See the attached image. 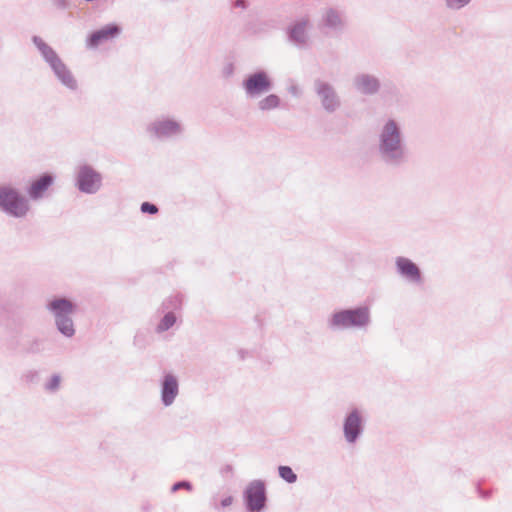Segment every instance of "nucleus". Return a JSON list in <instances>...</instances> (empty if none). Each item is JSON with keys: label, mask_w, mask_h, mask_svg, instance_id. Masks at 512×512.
Returning a JSON list of instances; mask_svg holds the SVG:
<instances>
[{"label": "nucleus", "mask_w": 512, "mask_h": 512, "mask_svg": "<svg viewBox=\"0 0 512 512\" xmlns=\"http://www.w3.org/2000/svg\"><path fill=\"white\" fill-rule=\"evenodd\" d=\"M34 42L63 84L71 89L76 88V80L54 50L40 39L35 38Z\"/></svg>", "instance_id": "obj_2"}, {"label": "nucleus", "mask_w": 512, "mask_h": 512, "mask_svg": "<svg viewBox=\"0 0 512 512\" xmlns=\"http://www.w3.org/2000/svg\"><path fill=\"white\" fill-rule=\"evenodd\" d=\"M141 211L144 213L155 214L158 212V208L154 204H151L149 202H144L141 205Z\"/></svg>", "instance_id": "obj_23"}, {"label": "nucleus", "mask_w": 512, "mask_h": 512, "mask_svg": "<svg viewBox=\"0 0 512 512\" xmlns=\"http://www.w3.org/2000/svg\"><path fill=\"white\" fill-rule=\"evenodd\" d=\"M324 22L328 27H336L341 23V20L336 12L329 10L325 14Z\"/></svg>", "instance_id": "obj_20"}, {"label": "nucleus", "mask_w": 512, "mask_h": 512, "mask_svg": "<svg viewBox=\"0 0 512 512\" xmlns=\"http://www.w3.org/2000/svg\"><path fill=\"white\" fill-rule=\"evenodd\" d=\"M278 104H279L278 97L275 95H270V96L266 97L263 101H261L260 107H261V109L266 110V109L275 108L278 106Z\"/></svg>", "instance_id": "obj_21"}, {"label": "nucleus", "mask_w": 512, "mask_h": 512, "mask_svg": "<svg viewBox=\"0 0 512 512\" xmlns=\"http://www.w3.org/2000/svg\"><path fill=\"white\" fill-rule=\"evenodd\" d=\"M0 207L15 217H23L29 210L27 200L11 186H0Z\"/></svg>", "instance_id": "obj_1"}, {"label": "nucleus", "mask_w": 512, "mask_h": 512, "mask_svg": "<svg viewBox=\"0 0 512 512\" xmlns=\"http://www.w3.org/2000/svg\"><path fill=\"white\" fill-rule=\"evenodd\" d=\"M319 93L322 95L323 105L327 109H333L336 105L333 91L328 86H323Z\"/></svg>", "instance_id": "obj_16"}, {"label": "nucleus", "mask_w": 512, "mask_h": 512, "mask_svg": "<svg viewBox=\"0 0 512 512\" xmlns=\"http://www.w3.org/2000/svg\"><path fill=\"white\" fill-rule=\"evenodd\" d=\"M360 88L365 93H373L378 89V81L375 78L369 76H363L359 80Z\"/></svg>", "instance_id": "obj_15"}, {"label": "nucleus", "mask_w": 512, "mask_h": 512, "mask_svg": "<svg viewBox=\"0 0 512 512\" xmlns=\"http://www.w3.org/2000/svg\"><path fill=\"white\" fill-rule=\"evenodd\" d=\"M270 82L264 73H257L250 76L245 82L247 93L254 95L268 90Z\"/></svg>", "instance_id": "obj_6"}, {"label": "nucleus", "mask_w": 512, "mask_h": 512, "mask_svg": "<svg viewBox=\"0 0 512 512\" xmlns=\"http://www.w3.org/2000/svg\"><path fill=\"white\" fill-rule=\"evenodd\" d=\"M306 26L307 22H301L296 24L291 31V37L298 42H302L305 38Z\"/></svg>", "instance_id": "obj_18"}, {"label": "nucleus", "mask_w": 512, "mask_h": 512, "mask_svg": "<svg viewBox=\"0 0 512 512\" xmlns=\"http://www.w3.org/2000/svg\"><path fill=\"white\" fill-rule=\"evenodd\" d=\"M176 321V317L172 313H168L164 316L162 321L160 322L158 326L159 331H165L169 329Z\"/></svg>", "instance_id": "obj_22"}, {"label": "nucleus", "mask_w": 512, "mask_h": 512, "mask_svg": "<svg viewBox=\"0 0 512 512\" xmlns=\"http://www.w3.org/2000/svg\"><path fill=\"white\" fill-rule=\"evenodd\" d=\"M233 502V498L232 496H225L222 500H221V506L222 507H228L232 504Z\"/></svg>", "instance_id": "obj_27"}, {"label": "nucleus", "mask_w": 512, "mask_h": 512, "mask_svg": "<svg viewBox=\"0 0 512 512\" xmlns=\"http://www.w3.org/2000/svg\"><path fill=\"white\" fill-rule=\"evenodd\" d=\"M57 325L59 330L66 336H72L74 334L73 323L71 319L65 317L57 319Z\"/></svg>", "instance_id": "obj_17"}, {"label": "nucleus", "mask_w": 512, "mask_h": 512, "mask_svg": "<svg viewBox=\"0 0 512 512\" xmlns=\"http://www.w3.org/2000/svg\"><path fill=\"white\" fill-rule=\"evenodd\" d=\"M469 0H447V3L452 8H460L467 4Z\"/></svg>", "instance_id": "obj_24"}, {"label": "nucleus", "mask_w": 512, "mask_h": 512, "mask_svg": "<svg viewBox=\"0 0 512 512\" xmlns=\"http://www.w3.org/2000/svg\"><path fill=\"white\" fill-rule=\"evenodd\" d=\"M59 383H60V378L58 376H54L51 379L48 387H49V389L54 390L59 386Z\"/></svg>", "instance_id": "obj_26"}, {"label": "nucleus", "mask_w": 512, "mask_h": 512, "mask_svg": "<svg viewBox=\"0 0 512 512\" xmlns=\"http://www.w3.org/2000/svg\"><path fill=\"white\" fill-rule=\"evenodd\" d=\"M247 503L251 511H259L265 503V488L263 483L254 482L247 489Z\"/></svg>", "instance_id": "obj_5"}, {"label": "nucleus", "mask_w": 512, "mask_h": 512, "mask_svg": "<svg viewBox=\"0 0 512 512\" xmlns=\"http://www.w3.org/2000/svg\"><path fill=\"white\" fill-rule=\"evenodd\" d=\"M52 183L53 177L49 174H44L31 182L28 188V195L32 199L41 198Z\"/></svg>", "instance_id": "obj_7"}, {"label": "nucleus", "mask_w": 512, "mask_h": 512, "mask_svg": "<svg viewBox=\"0 0 512 512\" xmlns=\"http://www.w3.org/2000/svg\"><path fill=\"white\" fill-rule=\"evenodd\" d=\"M80 190L88 193L96 191L100 186V176L89 167H82L78 174Z\"/></svg>", "instance_id": "obj_4"}, {"label": "nucleus", "mask_w": 512, "mask_h": 512, "mask_svg": "<svg viewBox=\"0 0 512 512\" xmlns=\"http://www.w3.org/2000/svg\"><path fill=\"white\" fill-rule=\"evenodd\" d=\"M179 131V125L171 120H164L156 124L155 133L159 136L174 134Z\"/></svg>", "instance_id": "obj_14"}, {"label": "nucleus", "mask_w": 512, "mask_h": 512, "mask_svg": "<svg viewBox=\"0 0 512 512\" xmlns=\"http://www.w3.org/2000/svg\"><path fill=\"white\" fill-rule=\"evenodd\" d=\"M57 319L65 317L73 312V304L67 299H55L49 304Z\"/></svg>", "instance_id": "obj_13"}, {"label": "nucleus", "mask_w": 512, "mask_h": 512, "mask_svg": "<svg viewBox=\"0 0 512 512\" xmlns=\"http://www.w3.org/2000/svg\"><path fill=\"white\" fill-rule=\"evenodd\" d=\"M178 392V384L176 379L173 376H166L163 388H162V398L166 405H169L173 402L175 396Z\"/></svg>", "instance_id": "obj_11"}, {"label": "nucleus", "mask_w": 512, "mask_h": 512, "mask_svg": "<svg viewBox=\"0 0 512 512\" xmlns=\"http://www.w3.org/2000/svg\"><path fill=\"white\" fill-rule=\"evenodd\" d=\"M181 488H184V489H187V490H191V485L190 483L188 482H179V483H176L173 487H172V490L173 491H177Z\"/></svg>", "instance_id": "obj_25"}, {"label": "nucleus", "mask_w": 512, "mask_h": 512, "mask_svg": "<svg viewBox=\"0 0 512 512\" xmlns=\"http://www.w3.org/2000/svg\"><path fill=\"white\" fill-rule=\"evenodd\" d=\"M369 321L367 308L343 310L333 315L331 324L334 327L348 328L352 326H364Z\"/></svg>", "instance_id": "obj_3"}, {"label": "nucleus", "mask_w": 512, "mask_h": 512, "mask_svg": "<svg viewBox=\"0 0 512 512\" xmlns=\"http://www.w3.org/2000/svg\"><path fill=\"white\" fill-rule=\"evenodd\" d=\"M383 143L387 149H395L399 143V135L394 122L386 124L383 132Z\"/></svg>", "instance_id": "obj_12"}, {"label": "nucleus", "mask_w": 512, "mask_h": 512, "mask_svg": "<svg viewBox=\"0 0 512 512\" xmlns=\"http://www.w3.org/2000/svg\"><path fill=\"white\" fill-rule=\"evenodd\" d=\"M396 264L401 274L409 277L411 280L417 281L420 279V271L418 267L409 259L398 258Z\"/></svg>", "instance_id": "obj_10"}, {"label": "nucleus", "mask_w": 512, "mask_h": 512, "mask_svg": "<svg viewBox=\"0 0 512 512\" xmlns=\"http://www.w3.org/2000/svg\"><path fill=\"white\" fill-rule=\"evenodd\" d=\"M279 475L281 476V478H283L285 481L289 483H294L297 479L296 474L288 466H280Z\"/></svg>", "instance_id": "obj_19"}, {"label": "nucleus", "mask_w": 512, "mask_h": 512, "mask_svg": "<svg viewBox=\"0 0 512 512\" xmlns=\"http://www.w3.org/2000/svg\"><path fill=\"white\" fill-rule=\"evenodd\" d=\"M361 419L357 412H352L345 420L344 433L349 442H354L360 431Z\"/></svg>", "instance_id": "obj_8"}, {"label": "nucleus", "mask_w": 512, "mask_h": 512, "mask_svg": "<svg viewBox=\"0 0 512 512\" xmlns=\"http://www.w3.org/2000/svg\"><path fill=\"white\" fill-rule=\"evenodd\" d=\"M119 33V28L116 25H108L96 32H94L89 38V45L91 47H96L102 41L107 40L109 38L115 37Z\"/></svg>", "instance_id": "obj_9"}]
</instances>
